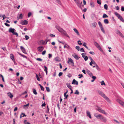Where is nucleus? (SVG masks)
Returning a JSON list of instances; mask_svg holds the SVG:
<instances>
[{
	"mask_svg": "<svg viewBox=\"0 0 124 124\" xmlns=\"http://www.w3.org/2000/svg\"><path fill=\"white\" fill-rule=\"evenodd\" d=\"M94 116L98 119H100L104 123L106 122L107 121L106 118L101 114L95 113L94 114Z\"/></svg>",
	"mask_w": 124,
	"mask_h": 124,
	"instance_id": "f257e3e1",
	"label": "nucleus"
},
{
	"mask_svg": "<svg viewBox=\"0 0 124 124\" xmlns=\"http://www.w3.org/2000/svg\"><path fill=\"white\" fill-rule=\"evenodd\" d=\"M56 28L62 34L70 38V37L67 34L66 31L60 26L56 25L55 26Z\"/></svg>",
	"mask_w": 124,
	"mask_h": 124,
	"instance_id": "f03ea898",
	"label": "nucleus"
},
{
	"mask_svg": "<svg viewBox=\"0 0 124 124\" xmlns=\"http://www.w3.org/2000/svg\"><path fill=\"white\" fill-rule=\"evenodd\" d=\"M98 94L101 95V96L105 99L109 103H110V101L109 98L106 96L102 92L100 91H98Z\"/></svg>",
	"mask_w": 124,
	"mask_h": 124,
	"instance_id": "7ed1b4c3",
	"label": "nucleus"
},
{
	"mask_svg": "<svg viewBox=\"0 0 124 124\" xmlns=\"http://www.w3.org/2000/svg\"><path fill=\"white\" fill-rule=\"evenodd\" d=\"M98 94L101 95V96L105 99L109 103H110V101L109 98L106 96L102 92L100 91H98Z\"/></svg>",
	"mask_w": 124,
	"mask_h": 124,
	"instance_id": "20e7f679",
	"label": "nucleus"
},
{
	"mask_svg": "<svg viewBox=\"0 0 124 124\" xmlns=\"http://www.w3.org/2000/svg\"><path fill=\"white\" fill-rule=\"evenodd\" d=\"M94 45L101 52H102L103 50L98 44L96 42H94Z\"/></svg>",
	"mask_w": 124,
	"mask_h": 124,
	"instance_id": "39448f33",
	"label": "nucleus"
},
{
	"mask_svg": "<svg viewBox=\"0 0 124 124\" xmlns=\"http://www.w3.org/2000/svg\"><path fill=\"white\" fill-rule=\"evenodd\" d=\"M68 61L67 62L68 63H69L70 62V64L72 66H74V62L70 58H68Z\"/></svg>",
	"mask_w": 124,
	"mask_h": 124,
	"instance_id": "423d86ee",
	"label": "nucleus"
},
{
	"mask_svg": "<svg viewBox=\"0 0 124 124\" xmlns=\"http://www.w3.org/2000/svg\"><path fill=\"white\" fill-rule=\"evenodd\" d=\"M116 32L117 34H118L119 36L123 38H124V36L119 30H116Z\"/></svg>",
	"mask_w": 124,
	"mask_h": 124,
	"instance_id": "0eeeda50",
	"label": "nucleus"
},
{
	"mask_svg": "<svg viewBox=\"0 0 124 124\" xmlns=\"http://www.w3.org/2000/svg\"><path fill=\"white\" fill-rule=\"evenodd\" d=\"M76 4L77 5L78 7L79 8L81 9H82V7H83L84 6V5H82V2H81L80 3L79 2Z\"/></svg>",
	"mask_w": 124,
	"mask_h": 124,
	"instance_id": "6e6552de",
	"label": "nucleus"
},
{
	"mask_svg": "<svg viewBox=\"0 0 124 124\" xmlns=\"http://www.w3.org/2000/svg\"><path fill=\"white\" fill-rule=\"evenodd\" d=\"M97 110L100 112L103 113L105 115H107V114L105 112V111L103 110H102L100 108H99L97 109Z\"/></svg>",
	"mask_w": 124,
	"mask_h": 124,
	"instance_id": "1a4fd4ad",
	"label": "nucleus"
},
{
	"mask_svg": "<svg viewBox=\"0 0 124 124\" xmlns=\"http://www.w3.org/2000/svg\"><path fill=\"white\" fill-rule=\"evenodd\" d=\"M21 23L22 25H26L28 23V21L26 20H24L23 21H21Z\"/></svg>",
	"mask_w": 124,
	"mask_h": 124,
	"instance_id": "9d476101",
	"label": "nucleus"
},
{
	"mask_svg": "<svg viewBox=\"0 0 124 124\" xmlns=\"http://www.w3.org/2000/svg\"><path fill=\"white\" fill-rule=\"evenodd\" d=\"M117 101L121 105L124 107V102L119 99L117 100Z\"/></svg>",
	"mask_w": 124,
	"mask_h": 124,
	"instance_id": "9b49d317",
	"label": "nucleus"
},
{
	"mask_svg": "<svg viewBox=\"0 0 124 124\" xmlns=\"http://www.w3.org/2000/svg\"><path fill=\"white\" fill-rule=\"evenodd\" d=\"M97 24V23L96 22H94L91 23L90 24V26L92 27L95 28L96 27Z\"/></svg>",
	"mask_w": 124,
	"mask_h": 124,
	"instance_id": "f8f14e48",
	"label": "nucleus"
},
{
	"mask_svg": "<svg viewBox=\"0 0 124 124\" xmlns=\"http://www.w3.org/2000/svg\"><path fill=\"white\" fill-rule=\"evenodd\" d=\"M15 30L14 29L10 28L9 29L8 31L9 32L12 33L13 34L15 32Z\"/></svg>",
	"mask_w": 124,
	"mask_h": 124,
	"instance_id": "ddd939ff",
	"label": "nucleus"
},
{
	"mask_svg": "<svg viewBox=\"0 0 124 124\" xmlns=\"http://www.w3.org/2000/svg\"><path fill=\"white\" fill-rule=\"evenodd\" d=\"M44 47L43 46H41L38 47L37 49L38 50L39 52H41L43 51L44 49Z\"/></svg>",
	"mask_w": 124,
	"mask_h": 124,
	"instance_id": "4468645a",
	"label": "nucleus"
},
{
	"mask_svg": "<svg viewBox=\"0 0 124 124\" xmlns=\"http://www.w3.org/2000/svg\"><path fill=\"white\" fill-rule=\"evenodd\" d=\"M20 48L21 50H22V52L25 53L26 54L25 50L24 48L22 46H21L20 47Z\"/></svg>",
	"mask_w": 124,
	"mask_h": 124,
	"instance_id": "2eb2a0df",
	"label": "nucleus"
},
{
	"mask_svg": "<svg viewBox=\"0 0 124 124\" xmlns=\"http://www.w3.org/2000/svg\"><path fill=\"white\" fill-rule=\"evenodd\" d=\"M72 84H74V85H78V82L76 81L75 79H73V80L72 82Z\"/></svg>",
	"mask_w": 124,
	"mask_h": 124,
	"instance_id": "dca6fc26",
	"label": "nucleus"
},
{
	"mask_svg": "<svg viewBox=\"0 0 124 124\" xmlns=\"http://www.w3.org/2000/svg\"><path fill=\"white\" fill-rule=\"evenodd\" d=\"M7 94L11 98H12L13 96L12 94L10 92L8 93Z\"/></svg>",
	"mask_w": 124,
	"mask_h": 124,
	"instance_id": "f3484780",
	"label": "nucleus"
},
{
	"mask_svg": "<svg viewBox=\"0 0 124 124\" xmlns=\"http://www.w3.org/2000/svg\"><path fill=\"white\" fill-rule=\"evenodd\" d=\"M73 30L76 33L77 35L79 36L80 35V34L78 31L77 30V29L76 28H74L73 29Z\"/></svg>",
	"mask_w": 124,
	"mask_h": 124,
	"instance_id": "a211bd4d",
	"label": "nucleus"
},
{
	"mask_svg": "<svg viewBox=\"0 0 124 124\" xmlns=\"http://www.w3.org/2000/svg\"><path fill=\"white\" fill-rule=\"evenodd\" d=\"M86 113L87 114V116L90 118H91L92 117L90 112L89 111H86Z\"/></svg>",
	"mask_w": 124,
	"mask_h": 124,
	"instance_id": "6ab92c4d",
	"label": "nucleus"
},
{
	"mask_svg": "<svg viewBox=\"0 0 124 124\" xmlns=\"http://www.w3.org/2000/svg\"><path fill=\"white\" fill-rule=\"evenodd\" d=\"M72 56L77 60L78 59L80 58V57L78 56L77 55H74L73 54H72Z\"/></svg>",
	"mask_w": 124,
	"mask_h": 124,
	"instance_id": "aec40b11",
	"label": "nucleus"
},
{
	"mask_svg": "<svg viewBox=\"0 0 124 124\" xmlns=\"http://www.w3.org/2000/svg\"><path fill=\"white\" fill-rule=\"evenodd\" d=\"M55 60L57 62H60V59L58 57H57L55 58Z\"/></svg>",
	"mask_w": 124,
	"mask_h": 124,
	"instance_id": "412c9836",
	"label": "nucleus"
},
{
	"mask_svg": "<svg viewBox=\"0 0 124 124\" xmlns=\"http://www.w3.org/2000/svg\"><path fill=\"white\" fill-rule=\"evenodd\" d=\"M44 71H45L46 72V75L47 74V68L46 67V66H44Z\"/></svg>",
	"mask_w": 124,
	"mask_h": 124,
	"instance_id": "4be33fe9",
	"label": "nucleus"
},
{
	"mask_svg": "<svg viewBox=\"0 0 124 124\" xmlns=\"http://www.w3.org/2000/svg\"><path fill=\"white\" fill-rule=\"evenodd\" d=\"M90 4L92 7H93L94 6V3L92 1H91Z\"/></svg>",
	"mask_w": 124,
	"mask_h": 124,
	"instance_id": "5701e85b",
	"label": "nucleus"
},
{
	"mask_svg": "<svg viewBox=\"0 0 124 124\" xmlns=\"http://www.w3.org/2000/svg\"><path fill=\"white\" fill-rule=\"evenodd\" d=\"M10 58L13 61H14V56L13 54H11L10 55Z\"/></svg>",
	"mask_w": 124,
	"mask_h": 124,
	"instance_id": "b1692460",
	"label": "nucleus"
},
{
	"mask_svg": "<svg viewBox=\"0 0 124 124\" xmlns=\"http://www.w3.org/2000/svg\"><path fill=\"white\" fill-rule=\"evenodd\" d=\"M118 17V18H119L120 16V15L118 13L116 12H115L114 13Z\"/></svg>",
	"mask_w": 124,
	"mask_h": 124,
	"instance_id": "393cba45",
	"label": "nucleus"
},
{
	"mask_svg": "<svg viewBox=\"0 0 124 124\" xmlns=\"http://www.w3.org/2000/svg\"><path fill=\"white\" fill-rule=\"evenodd\" d=\"M104 23L105 24H108L109 23L108 20V19H105L104 20Z\"/></svg>",
	"mask_w": 124,
	"mask_h": 124,
	"instance_id": "a878e982",
	"label": "nucleus"
},
{
	"mask_svg": "<svg viewBox=\"0 0 124 124\" xmlns=\"http://www.w3.org/2000/svg\"><path fill=\"white\" fill-rule=\"evenodd\" d=\"M120 20H121L123 22H124V20L123 18V17H122V16H120L119 17V18H118Z\"/></svg>",
	"mask_w": 124,
	"mask_h": 124,
	"instance_id": "bb28decb",
	"label": "nucleus"
},
{
	"mask_svg": "<svg viewBox=\"0 0 124 124\" xmlns=\"http://www.w3.org/2000/svg\"><path fill=\"white\" fill-rule=\"evenodd\" d=\"M22 16V14H20L19 15V16L18 17H17V18L18 19H22L23 17Z\"/></svg>",
	"mask_w": 124,
	"mask_h": 124,
	"instance_id": "cd10ccee",
	"label": "nucleus"
},
{
	"mask_svg": "<svg viewBox=\"0 0 124 124\" xmlns=\"http://www.w3.org/2000/svg\"><path fill=\"white\" fill-rule=\"evenodd\" d=\"M33 93L35 95H36L37 94V93L36 92V89H33Z\"/></svg>",
	"mask_w": 124,
	"mask_h": 124,
	"instance_id": "c85d7f7f",
	"label": "nucleus"
},
{
	"mask_svg": "<svg viewBox=\"0 0 124 124\" xmlns=\"http://www.w3.org/2000/svg\"><path fill=\"white\" fill-rule=\"evenodd\" d=\"M95 66L96 68L99 71L100 70V69L97 65H96Z\"/></svg>",
	"mask_w": 124,
	"mask_h": 124,
	"instance_id": "c756f323",
	"label": "nucleus"
},
{
	"mask_svg": "<svg viewBox=\"0 0 124 124\" xmlns=\"http://www.w3.org/2000/svg\"><path fill=\"white\" fill-rule=\"evenodd\" d=\"M29 103H28L26 105H23V108H25V107H26L27 108L29 107Z\"/></svg>",
	"mask_w": 124,
	"mask_h": 124,
	"instance_id": "7c9ffc66",
	"label": "nucleus"
},
{
	"mask_svg": "<svg viewBox=\"0 0 124 124\" xmlns=\"http://www.w3.org/2000/svg\"><path fill=\"white\" fill-rule=\"evenodd\" d=\"M92 78L93 79V80L91 81V82H93L96 79V77L95 76H92Z\"/></svg>",
	"mask_w": 124,
	"mask_h": 124,
	"instance_id": "2f4dec72",
	"label": "nucleus"
},
{
	"mask_svg": "<svg viewBox=\"0 0 124 124\" xmlns=\"http://www.w3.org/2000/svg\"><path fill=\"white\" fill-rule=\"evenodd\" d=\"M67 87L70 90L71 89V86L69 84H67Z\"/></svg>",
	"mask_w": 124,
	"mask_h": 124,
	"instance_id": "473e14b6",
	"label": "nucleus"
},
{
	"mask_svg": "<svg viewBox=\"0 0 124 124\" xmlns=\"http://www.w3.org/2000/svg\"><path fill=\"white\" fill-rule=\"evenodd\" d=\"M98 24L100 27V28L103 27L102 26V25L101 23V22L100 21H99L98 22Z\"/></svg>",
	"mask_w": 124,
	"mask_h": 124,
	"instance_id": "72a5a7b5",
	"label": "nucleus"
},
{
	"mask_svg": "<svg viewBox=\"0 0 124 124\" xmlns=\"http://www.w3.org/2000/svg\"><path fill=\"white\" fill-rule=\"evenodd\" d=\"M101 30L104 33H105V31L104 30V29L103 28V27L100 28Z\"/></svg>",
	"mask_w": 124,
	"mask_h": 124,
	"instance_id": "f704fd0d",
	"label": "nucleus"
},
{
	"mask_svg": "<svg viewBox=\"0 0 124 124\" xmlns=\"http://www.w3.org/2000/svg\"><path fill=\"white\" fill-rule=\"evenodd\" d=\"M104 8L106 10L108 9V6L107 4H105L104 5Z\"/></svg>",
	"mask_w": 124,
	"mask_h": 124,
	"instance_id": "c9c22d12",
	"label": "nucleus"
},
{
	"mask_svg": "<svg viewBox=\"0 0 124 124\" xmlns=\"http://www.w3.org/2000/svg\"><path fill=\"white\" fill-rule=\"evenodd\" d=\"M108 16L106 14H104L102 16L103 18H107L108 17Z\"/></svg>",
	"mask_w": 124,
	"mask_h": 124,
	"instance_id": "e433bc0d",
	"label": "nucleus"
},
{
	"mask_svg": "<svg viewBox=\"0 0 124 124\" xmlns=\"http://www.w3.org/2000/svg\"><path fill=\"white\" fill-rule=\"evenodd\" d=\"M101 85H106V84L104 82L103 80H102L101 82Z\"/></svg>",
	"mask_w": 124,
	"mask_h": 124,
	"instance_id": "4c0bfd02",
	"label": "nucleus"
},
{
	"mask_svg": "<svg viewBox=\"0 0 124 124\" xmlns=\"http://www.w3.org/2000/svg\"><path fill=\"white\" fill-rule=\"evenodd\" d=\"M39 85L40 87L41 90L42 91H44V88L40 84H39Z\"/></svg>",
	"mask_w": 124,
	"mask_h": 124,
	"instance_id": "58836bf2",
	"label": "nucleus"
},
{
	"mask_svg": "<svg viewBox=\"0 0 124 124\" xmlns=\"http://www.w3.org/2000/svg\"><path fill=\"white\" fill-rule=\"evenodd\" d=\"M36 77L37 79L39 81H40V79L39 78L38 76V75L37 74H36Z\"/></svg>",
	"mask_w": 124,
	"mask_h": 124,
	"instance_id": "ea45409f",
	"label": "nucleus"
},
{
	"mask_svg": "<svg viewBox=\"0 0 124 124\" xmlns=\"http://www.w3.org/2000/svg\"><path fill=\"white\" fill-rule=\"evenodd\" d=\"M75 48H76V49H77V50L78 51H79L80 48V47L79 46H76V47Z\"/></svg>",
	"mask_w": 124,
	"mask_h": 124,
	"instance_id": "a19ab883",
	"label": "nucleus"
},
{
	"mask_svg": "<svg viewBox=\"0 0 124 124\" xmlns=\"http://www.w3.org/2000/svg\"><path fill=\"white\" fill-rule=\"evenodd\" d=\"M97 3L101 5V0H97Z\"/></svg>",
	"mask_w": 124,
	"mask_h": 124,
	"instance_id": "79ce46f5",
	"label": "nucleus"
},
{
	"mask_svg": "<svg viewBox=\"0 0 124 124\" xmlns=\"http://www.w3.org/2000/svg\"><path fill=\"white\" fill-rule=\"evenodd\" d=\"M46 88L47 91L48 92H49L50 91V89L49 87H46Z\"/></svg>",
	"mask_w": 124,
	"mask_h": 124,
	"instance_id": "37998d69",
	"label": "nucleus"
},
{
	"mask_svg": "<svg viewBox=\"0 0 124 124\" xmlns=\"http://www.w3.org/2000/svg\"><path fill=\"white\" fill-rule=\"evenodd\" d=\"M74 93L75 94L78 95L79 93L78 92V91L77 90L75 92V93Z\"/></svg>",
	"mask_w": 124,
	"mask_h": 124,
	"instance_id": "c03bdc74",
	"label": "nucleus"
},
{
	"mask_svg": "<svg viewBox=\"0 0 124 124\" xmlns=\"http://www.w3.org/2000/svg\"><path fill=\"white\" fill-rule=\"evenodd\" d=\"M36 60H37L39 61H41V62L42 61V59L41 58H37L36 59Z\"/></svg>",
	"mask_w": 124,
	"mask_h": 124,
	"instance_id": "a18cd8bd",
	"label": "nucleus"
},
{
	"mask_svg": "<svg viewBox=\"0 0 124 124\" xmlns=\"http://www.w3.org/2000/svg\"><path fill=\"white\" fill-rule=\"evenodd\" d=\"M25 39L26 40H28L29 38V37L27 35H25Z\"/></svg>",
	"mask_w": 124,
	"mask_h": 124,
	"instance_id": "49530a36",
	"label": "nucleus"
},
{
	"mask_svg": "<svg viewBox=\"0 0 124 124\" xmlns=\"http://www.w3.org/2000/svg\"><path fill=\"white\" fill-rule=\"evenodd\" d=\"M86 72L87 73V74L89 75V74H90V73H91V72L90 71V70H87L86 71Z\"/></svg>",
	"mask_w": 124,
	"mask_h": 124,
	"instance_id": "de8ad7c7",
	"label": "nucleus"
},
{
	"mask_svg": "<svg viewBox=\"0 0 124 124\" xmlns=\"http://www.w3.org/2000/svg\"><path fill=\"white\" fill-rule=\"evenodd\" d=\"M64 97H65V98L64 99H67V98L68 97L69 95H66V94H65V95H64Z\"/></svg>",
	"mask_w": 124,
	"mask_h": 124,
	"instance_id": "09e8293b",
	"label": "nucleus"
},
{
	"mask_svg": "<svg viewBox=\"0 0 124 124\" xmlns=\"http://www.w3.org/2000/svg\"><path fill=\"white\" fill-rule=\"evenodd\" d=\"M51 37L53 38L54 37H55V35L53 34H50L49 35Z\"/></svg>",
	"mask_w": 124,
	"mask_h": 124,
	"instance_id": "8fccbe9b",
	"label": "nucleus"
},
{
	"mask_svg": "<svg viewBox=\"0 0 124 124\" xmlns=\"http://www.w3.org/2000/svg\"><path fill=\"white\" fill-rule=\"evenodd\" d=\"M88 59V57L87 56H85V57H84V59L85 61L87 60Z\"/></svg>",
	"mask_w": 124,
	"mask_h": 124,
	"instance_id": "3c124183",
	"label": "nucleus"
},
{
	"mask_svg": "<svg viewBox=\"0 0 124 124\" xmlns=\"http://www.w3.org/2000/svg\"><path fill=\"white\" fill-rule=\"evenodd\" d=\"M117 60L118 61L119 63H121V61L119 58H117Z\"/></svg>",
	"mask_w": 124,
	"mask_h": 124,
	"instance_id": "603ef678",
	"label": "nucleus"
},
{
	"mask_svg": "<svg viewBox=\"0 0 124 124\" xmlns=\"http://www.w3.org/2000/svg\"><path fill=\"white\" fill-rule=\"evenodd\" d=\"M31 12H30L29 13H28V17H30L31 16Z\"/></svg>",
	"mask_w": 124,
	"mask_h": 124,
	"instance_id": "864d4df0",
	"label": "nucleus"
},
{
	"mask_svg": "<svg viewBox=\"0 0 124 124\" xmlns=\"http://www.w3.org/2000/svg\"><path fill=\"white\" fill-rule=\"evenodd\" d=\"M80 51L81 52H85V51L83 48H81L80 49Z\"/></svg>",
	"mask_w": 124,
	"mask_h": 124,
	"instance_id": "5fc2aeb1",
	"label": "nucleus"
},
{
	"mask_svg": "<svg viewBox=\"0 0 124 124\" xmlns=\"http://www.w3.org/2000/svg\"><path fill=\"white\" fill-rule=\"evenodd\" d=\"M58 42L59 43H62V44H63L64 45H65V43L64 42H63V41H60L59 40H58Z\"/></svg>",
	"mask_w": 124,
	"mask_h": 124,
	"instance_id": "6e6d98bb",
	"label": "nucleus"
},
{
	"mask_svg": "<svg viewBox=\"0 0 124 124\" xmlns=\"http://www.w3.org/2000/svg\"><path fill=\"white\" fill-rule=\"evenodd\" d=\"M78 76H79L78 78H81L82 77H83V75L82 74H79L78 75Z\"/></svg>",
	"mask_w": 124,
	"mask_h": 124,
	"instance_id": "4d7b16f0",
	"label": "nucleus"
},
{
	"mask_svg": "<svg viewBox=\"0 0 124 124\" xmlns=\"http://www.w3.org/2000/svg\"><path fill=\"white\" fill-rule=\"evenodd\" d=\"M13 35H16V37H17L18 36V34L16 32H14V33H13Z\"/></svg>",
	"mask_w": 124,
	"mask_h": 124,
	"instance_id": "13d9d810",
	"label": "nucleus"
},
{
	"mask_svg": "<svg viewBox=\"0 0 124 124\" xmlns=\"http://www.w3.org/2000/svg\"><path fill=\"white\" fill-rule=\"evenodd\" d=\"M78 44L79 45H82V43H81V42L80 41V40L78 41Z\"/></svg>",
	"mask_w": 124,
	"mask_h": 124,
	"instance_id": "bf43d9fd",
	"label": "nucleus"
},
{
	"mask_svg": "<svg viewBox=\"0 0 124 124\" xmlns=\"http://www.w3.org/2000/svg\"><path fill=\"white\" fill-rule=\"evenodd\" d=\"M89 53L90 54L93 55L95 54L94 53V52H89Z\"/></svg>",
	"mask_w": 124,
	"mask_h": 124,
	"instance_id": "052dcab7",
	"label": "nucleus"
},
{
	"mask_svg": "<svg viewBox=\"0 0 124 124\" xmlns=\"http://www.w3.org/2000/svg\"><path fill=\"white\" fill-rule=\"evenodd\" d=\"M85 54L84 53H83L81 54L83 58H84L85 57Z\"/></svg>",
	"mask_w": 124,
	"mask_h": 124,
	"instance_id": "680f3d73",
	"label": "nucleus"
},
{
	"mask_svg": "<svg viewBox=\"0 0 124 124\" xmlns=\"http://www.w3.org/2000/svg\"><path fill=\"white\" fill-rule=\"evenodd\" d=\"M62 74H63V73L62 72H60L58 74V76L59 77H60L61 76H62Z\"/></svg>",
	"mask_w": 124,
	"mask_h": 124,
	"instance_id": "e2e57ef3",
	"label": "nucleus"
},
{
	"mask_svg": "<svg viewBox=\"0 0 124 124\" xmlns=\"http://www.w3.org/2000/svg\"><path fill=\"white\" fill-rule=\"evenodd\" d=\"M46 52V51L44 50L42 52V54L43 55H44L45 54Z\"/></svg>",
	"mask_w": 124,
	"mask_h": 124,
	"instance_id": "0e129e2a",
	"label": "nucleus"
},
{
	"mask_svg": "<svg viewBox=\"0 0 124 124\" xmlns=\"http://www.w3.org/2000/svg\"><path fill=\"white\" fill-rule=\"evenodd\" d=\"M2 17L3 18V20H4V19L6 18V17L5 15H3L2 16Z\"/></svg>",
	"mask_w": 124,
	"mask_h": 124,
	"instance_id": "69168bd1",
	"label": "nucleus"
},
{
	"mask_svg": "<svg viewBox=\"0 0 124 124\" xmlns=\"http://www.w3.org/2000/svg\"><path fill=\"white\" fill-rule=\"evenodd\" d=\"M5 25L8 27H9L10 26V25L9 24H8V23H4Z\"/></svg>",
	"mask_w": 124,
	"mask_h": 124,
	"instance_id": "338daca9",
	"label": "nucleus"
},
{
	"mask_svg": "<svg viewBox=\"0 0 124 124\" xmlns=\"http://www.w3.org/2000/svg\"><path fill=\"white\" fill-rule=\"evenodd\" d=\"M121 10L122 11H124V8L123 6L121 7Z\"/></svg>",
	"mask_w": 124,
	"mask_h": 124,
	"instance_id": "774afa93",
	"label": "nucleus"
}]
</instances>
